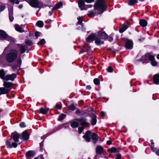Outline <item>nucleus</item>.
I'll return each mask as SVG.
<instances>
[{"mask_svg":"<svg viewBox=\"0 0 159 159\" xmlns=\"http://www.w3.org/2000/svg\"><path fill=\"white\" fill-rule=\"evenodd\" d=\"M19 134L16 132H14L11 134V139L10 141L8 140L6 142L7 147L11 148L12 146L16 148L17 147V143L19 142Z\"/></svg>","mask_w":159,"mask_h":159,"instance_id":"nucleus-1","label":"nucleus"},{"mask_svg":"<svg viewBox=\"0 0 159 159\" xmlns=\"http://www.w3.org/2000/svg\"><path fill=\"white\" fill-rule=\"evenodd\" d=\"M18 52L16 49L11 50L7 53L5 56V59L8 62L12 63L17 59Z\"/></svg>","mask_w":159,"mask_h":159,"instance_id":"nucleus-2","label":"nucleus"},{"mask_svg":"<svg viewBox=\"0 0 159 159\" xmlns=\"http://www.w3.org/2000/svg\"><path fill=\"white\" fill-rule=\"evenodd\" d=\"M106 7L105 2L102 0L98 1L94 5V9L98 14L103 13Z\"/></svg>","mask_w":159,"mask_h":159,"instance_id":"nucleus-3","label":"nucleus"},{"mask_svg":"<svg viewBox=\"0 0 159 159\" xmlns=\"http://www.w3.org/2000/svg\"><path fill=\"white\" fill-rule=\"evenodd\" d=\"M107 38V35L104 32L99 31L96 34V36L95 39V43L98 45L102 44L104 40Z\"/></svg>","mask_w":159,"mask_h":159,"instance_id":"nucleus-4","label":"nucleus"},{"mask_svg":"<svg viewBox=\"0 0 159 159\" xmlns=\"http://www.w3.org/2000/svg\"><path fill=\"white\" fill-rule=\"evenodd\" d=\"M28 2L31 6L34 7L41 8L43 7V3L37 0H30Z\"/></svg>","mask_w":159,"mask_h":159,"instance_id":"nucleus-5","label":"nucleus"},{"mask_svg":"<svg viewBox=\"0 0 159 159\" xmlns=\"http://www.w3.org/2000/svg\"><path fill=\"white\" fill-rule=\"evenodd\" d=\"M22 60L20 56L17 59L15 62V64L13 65L11 67L13 70L15 71L20 69L22 63Z\"/></svg>","mask_w":159,"mask_h":159,"instance_id":"nucleus-6","label":"nucleus"},{"mask_svg":"<svg viewBox=\"0 0 159 159\" xmlns=\"http://www.w3.org/2000/svg\"><path fill=\"white\" fill-rule=\"evenodd\" d=\"M0 37L5 38L9 41H11L12 39L11 37L8 36L4 31L2 30H0Z\"/></svg>","mask_w":159,"mask_h":159,"instance_id":"nucleus-7","label":"nucleus"},{"mask_svg":"<svg viewBox=\"0 0 159 159\" xmlns=\"http://www.w3.org/2000/svg\"><path fill=\"white\" fill-rule=\"evenodd\" d=\"M25 25H16L15 26L16 30L20 32H22L25 31L24 28L25 27Z\"/></svg>","mask_w":159,"mask_h":159,"instance_id":"nucleus-8","label":"nucleus"},{"mask_svg":"<svg viewBox=\"0 0 159 159\" xmlns=\"http://www.w3.org/2000/svg\"><path fill=\"white\" fill-rule=\"evenodd\" d=\"M16 75L15 73L12 74L11 75H7L5 76V80H10L11 81H13L16 77Z\"/></svg>","mask_w":159,"mask_h":159,"instance_id":"nucleus-9","label":"nucleus"},{"mask_svg":"<svg viewBox=\"0 0 159 159\" xmlns=\"http://www.w3.org/2000/svg\"><path fill=\"white\" fill-rule=\"evenodd\" d=\"M96 36V34H95L93 33L92 34L88 36L86 39V40L88 42L90 43L93 41V39L95 40Z\"/></svg>","mask_w":159,"mask_h":159,"instance_id":"nucleus-10","label":"nucleus"},{"mask_svg":"<svg viewBox=\"0 0 159 159\" xmlns=\"http://www.w3.org/2000/svg\"><path fill=\"white\" fill-rule=\"evenodd\" d=\"M96 36V34H95L93 33L92 34L88 36L86 39V40L88 42L90 43L93 41V39L95 40Z\"/></svg>","mask_w":159,"mask_h":159,"instance_id":"nucleus-11","label":"nucleus"},{"mask_svg":"<svg viewBox=\"0 0 159 159\" xmlns=\"http://www.w3.org/2000/svg\"><path fill=\"white\" fill-rule=\"evenodd\" d=\"M91 133L90 131H88L85 133V135L83 136V138L88 142H90V136Z\"/></svg>","mask_w":159,"mask_h":159,"instance_id":"nucleus-12","label":"nucleus"},{"mask_svg":"<svg viewBox=\"0 0 159 159\" xmlns=\"http://www.w3.org/2000/svg\"><path fill=\"white\" fill-rule=\"evenodd\" d=\"M78 5L81 10H86V8L84 7L85 6L84 0H79Z\"/></svg>","mask_w":159,"mask_h":159,"instance_id":"nucleus-13","label":"nucleus"},{"mask_svg":"<svg viewBox=\"0 0 159 159\" xmlns=\"http://www.w3.org/2000/svg\"><path fill=\"white\" fill-rule=\"evenodd\" d=\"M133 46V43L132 41H127L125 44V47L127 49H132Z\"/></svg>","mask_w":159,"mask_h":159,"instance_id":"nucleus-14","label":"nucleus"},{"mask_svg":"<svg viewBox=\"0 0 159 159\" xmlns=\"http://www.w3.org/2000/svg\"><path fill=\"white\" fill-rule=\"evenodd\" d=\"M13 8L11 7L9 9V18L10 20L12 21L14 19V18L13 16Z\"/></svg>","mask_w":159,"mask_h":159,"instance_id":"nucleus-15","label":"nucleus"},{"mask_svg":"<svg viewBox=\"0 0 159 159\" xmlns=\"http://www.w3.org/2000/svg\"><path fill=\"white\" fill-rule=\"evenodd\" d=\"M91 138L93 142L94 143H96L98 141V137L97 134L95 133H93L91 135Z\"/></svg>","mask_w":159,"mask_h":159,"instance_id":"nucleus-16","label":"nucleus"},{"mask_svg":"<svg viewBox=\"0 0 159 159\" xmlns=\"http://www.w3.org/2000/svg\"><path fill=\"white\" fill-rule=\"evenodd\" d=\"M153 80L155 84H159V74H156L153 76Z\"/></svg>","mask_w":159,"mask_h":159,"instance_id":"nucleus-17","label":"nucleus"},{"mask_svg":"<svg viewBox=\"0 0 159 159\" xmlns=\"http://www.w3.org/2000/svg\"><path fill=\"white\" fill-rule=\"evenodd\" d=\"M154 143L153 142H152L151 145V149L152 152H156V154L157 155H159V150L157 151V148L154 147Z\"/></svg>","mask_w":159,"mask_h":159,"instance_id":"nucleus-18","label":"nucleus"},{"mask_svg":"<svg viewBox=\"0 0 159 159\" xmlns=\"http://www.w3.org/2000/svg\"><path fill=\"white\" fill-rule=\"evenodd\" d=\"M77 120L80 121L82 125L89 126V125L88 123L86 122L85 120L82 119H79Z\"/></svg>","mask_w":159,"mask_h":159,"instance_id":"nucleus-19","label":"nucleus"},{"mask_svg":"<svg viewBox=\"0 0 159 159\" xmlns=\"http://www.w3.org/2000/svg\"><path fill=\"white\" fill-rule=\"evenodd\" d=\"M103 148L102 147L100 146H98L96 147V152L97 153H101L103 151Z\"/></svg>","mask_w":159,"mask_h":159,"instance_id":"nucleus-20","label":"nucleus"},{"mask_svg":"<svg viewBox=\"0 0 159 159\" xmlns=\"http://www.w3.org/2000/svg\"><path fill=\"white\" fill-rule=\"evenodd\" d=\"M9 91V90L4 87L0 88V94L6 93Z\"/></svg>","mask_w":159,"mask_h":159,"instance_id":"nucleus-21","label":"nucleus"},{"mask_svg":"<svg viewBox=\"0 0 159 159\" xmlns=\"http://www.w3.org/2000/svg\"><path fill=\"white\" fill-rule=\"evenodd\" d=\"M62 6V2H60L56 4L55 6L52 9V11H54L57 9L59 8Z\"/></svg>","mask_w":159,"mask_h":159,"instance_id":"nucleus-22","label":"nucleus"},{"mask_svg":"<svg viewBox=\"0 0 159 159\" xmlns=\"http://www.w3.org/2000/svg\"><path fill=\"white\" fill-rule=\"evenodd\" d=\"M97 117L96 115L94 114H93L92 116V125H95L97 122L96 120Z\"/></svg>","mask_w":159,"mask_h":159,"instance_id":"nucleus-23","label":"nucleus"},{"mask_svg":"<svg viewBox=\"0 0 159 159\" xmlns=\"http://www.w3.org/2000/svg\"><path fill=\"white\" fill-rule=\"evenodd\" d=\"M22 136L23 139L25 140H27L29 138V135L26 131H25L23 132Z\"/></svg>","mask_w":159,"mask_h":159,"instance_id":"nucleus-24","label":"nucleus"},{"mask_svg":"<svg viewBox=\"0 0 159 159\" xmlns=\"http://www.w3.org/2000/svg\"><path fill=\"white\" fill-rule=\"evenodd\" d=\"M139 24L142 27H145L147 25V22L145 20L142 19L140 21Z\"/></svg>","mask_w":159,"mask_h":159,"instance_id":"nucleus-25","label":"nucleus"},{"mask_svg":"<svg viewBox=\"0 0 159 159\" xmlns=\"http://www.w3.org/2000/svg\"><path fill=\"white\" fill-rule=\"evenodd\" d=\"M4 71L3 69H1L0 70V77L4 80H5V76Z\"/></svg>","mask_w":159,"mask_h":159,"instance_id":"nucleus-26","label":"nucleus"},{"mask_svg":"<svg viewBox=\"0 0 159 159\" xmlns=\"http://www.w3.org/2000/svg\"><path fill=\"white\" fill-rule=\"evenodd\" d=\"M49 109L48 108H41L40 109V112L41 113L45 114L48 111Z\"/></svg>","mask_w":159,"mask_h":159,"instance_id":"nucleus-27","label":"nucleus"},{"mask_svg":"<svg viewBox=\"0 0 159 159\" xmlns=\"http://www.w3.org/2000/svg\"><path fill=\"white\" fill-rule=\"evenodd\" d=\"M3 85L7 88H9L12 86V84L11 82H7L4 80Z\"/></svg>","mask_w":159,"mask_h":159,"instance_id":"nucleus-28","label":"nucleus"},{"mask_svg":"<svg viewBox=\"0 0 159 159\" xmlns=\"http://www.w3.org/2000/svg\"><path fill=\"white\" fill-rule=\"evenodd\" d=\"M20 52L21 54L24 53L26 51L25 48V46L23 45H20L19 47Z\"/></svg>","mask_w":159,"mask_h":159,"instance_id":"nucleus-29","label":"nucleus"},{"mask_svg":"<svg viewBox=\"0 0 159 159\" xmlns=\"http://www.w3.org/2000/svg\"><path fill=\"white\" fill-rule=\"evenodd\" d=\"M34 154V152L32 151H29L26 153V155L27 157H32Z\"/></svg>","mask_w":159,"mask_h":159,"instance_id":"nucleus-30","label":"nucleus"},{"mask_svg":"<svg viewBox=\"0 0 159 159\" xmlns=\"http://www.w3.org/2000/svg\"><path fill=\"white\" fill-rule=\"evenodd\" d=\"M128 27L126 25H124L122 27H121L119 30V31L120 33H123L125 30H126Z\"/></svg>","mask_w":159,"mask_h":159,"instance_id":"nucleus-31","label":"nucleus"},{"mask_svg":"<svg viewBox=\"0 0 159 159\" xmlns=\"http://www.w3.org/2000/svg\"><path fill=\"white\" fill-rule=\"evenodd\" d=\"M36 25L39 27H42L43 25V23L42 21L39 20L36 23Z\"/></svg>","mask_w":159,"mask_h":159,"instance_id":"nucleus-32","label":"nucleus"},{"mask_svg":"<svg viewBox=\"0 0 159 159\" xmlns=\"http://www.w3.org/2000/svg\"><path fill=\"white\" fill-rule=\"evenodd\" d=\"M78 123L77 122L74 121L71 124V126L73 128H75L78 127Z\"/></svg>","mask_w":159,"mask_h":159,"instance_id":"nucleus-33","label":"nucleus"},{"mask_svg":"<svg viewBox=\"0 0 159 159\" xmlns=\"http://www.w3.org/2000/svg\"><path fill=\"white\" fill-rule=\"evenodd\" d=\"M109 151L110 153H115L117 152V150L115 148H112L109 149Z\"/></svg>","mask_w":159,"mask_h":159,"instance_id":"nucleus-34","label":"nucleus"},{"mask_svg":"<svg viewBox=\"0 0 159 159\" xmlns=\"http://www.w3.org/2000/svg\"><path fill=\"white\" fill-rule=\"evenodd\" d=\"M77 20H78V21L77 22V24L78 25H81L83 20V18L82 17L77 18Z\"/></svg>","mask_w":159,"mask_h":159,"instance_id":"nucleus-35","label":"nucleus"},{"mask_svg":"<svg viewBox=\"0 0 159 159\" xmlns=\"http://www.w3.org/2000/svg\"><path fill=\"white\" fill-rule=\"evenodd\" d=\"M136 2L135 0H129L128 4L129 5H133Z\"/></svg>","mask_w":159,"mask_h":159,"instance_id":"nucleus-36","label":"nucleus"},{"mask_svg":"<svg viewBox=\"0 0 159 159\" xmlns=\"http://www.w3.org/2000/svg\"><path fill=\"white\" fill-rule=\"evenodd\" d=\"M66 115L64 114H61V115L58 118V120H61L64 119V118L65 117Z\"/></svg>","mask_w":159,"mask_h":159,"instance_id":"nucleus-37","label":"nucleus"},{"mask_svg":"<svg viewBox=\"0 0 159 159\" xmlns=\"http://www.w3.org/2000/svg\"><path fill=\"white\" fill-rule=\"evenodd\" d=\"M93 82L96 85H98L100 83V81L98 78H95L93 80Z\"/></svg>","mask_w":159,"mask_h":159,"instance_id":"nucleus-38","label":"nucleus"},{"mask_svg":"<svg viewBox=\"0 0 159 159\" xmlns=\"http://www.w3.org/2000/svg\"><path fill=\"white\" fill-rule=\"evenodd\" d=\"M68 108L69 110H72V111H74L75 108V107L74 106V105H71L69 106L68 107Z\"/></svg>","mask_w":159,"mask_h":159,"instance_id":"nucleus-39","label":"nucleus"},{"mask_svg":"<svg viewBox=\"0 0 159 159\" xmlns=\"http://www.w3.org/2000/svg\"><path fill=\"white\" fill-rule=\"evenodd\" d=\"M46 43V41L44 39H42L38 43L39 45H43Z\"/></svg>","mask_w":159,"mask_h":159,"instance_id":"nucleus-40","label":"nucleus"},{"mask_svg":"<svg viewBox=\"0 0 159 159\" xmlns=\"http://www.w3.org/2000/svg\"><path fill=\"white\" fill-rule=\"evenodd\" d=\"M25 43L28 46H30L32 45L33 43L30 40H27L25 41Z\"/></svg>","mask_w":159,"mask_h":159,"instance_id":"nucleus-41","label":"nucleus"},{"mask_svg":"<svg viewBox=\"0 0 159 159\" xmlns=\"http://www.w3.org/2000/svg\"><path fill=\"white\" fill-rule=\"evenodd\" d=\"M94 12L93 11H91L89 12L88 15L89 17H92L93 16H94Z\"/></svg>","mask_w":159,"mask_h":159,"instance_id":"nucleus-42","label":"nucleus"},{"mask_svg":"<svg viewBox=\"0 0 159 159\" xmlns=\"http://www.w3.org/2000/svg\"><path fill=\"white\" fill-rule=\"evenodd\" d=\"M10 49V47L8 46L6 47L4 49V51L3 52V53H5L6 52H8Z\"/></svg>","mask_w":159,"mask_h":159,"instance_id":"nucleus-43","label":"nucleus"},{"mask_svg":"<svg viewBox=\"0 0 159 159\" xmlns=\"http://www.w3.org/2000/svg\"><path fill=\"white\" fill-rule=\"evenodd\" d=\"M20 126L21 127H25L26 126L25 123L24 122H21L20 123Z\"/></svg>","mask_w":159,"mask_h":159,"instance_id":"nucleus-44","label":"nucleus"},{"mask_svg":"<svg viewBox=\"0 0 159 159\" xmlns=\"http://www.w3.org/2000/svg\"><path fill=\"white\" fill-rule=\"evenodd\" d=\"M149 59L151 61L154 60V58L153 56L152 55H150L148 57Z\"/></svg>","mask_w":159,"mask_h":159,"instance_id":"nucleus-45","label":"nucleus"},{"mask_svg":"<svg viewBox=\"0 0 159 159\" xmlns=\"http://www.w3.org/2000/svg\"><path fill=\"white\" fill-rule=\"evenodd\" d=\"M107 70L109 72H112V69L111 66H109L107 68Z\"/></svg>","mask_w":159,"mask_h":159,"instance_id":"nucleus-46","label":"nucleus"},{"mask_svg":"<svg viewBox=\"0 0 159 159\" xmlns=\"http://www.w3.org/2000/svg\"><path fill=\"white\" fill-rule=\"evenodd\" d=\"M152 65L153 66H156L157 64V62L154 60L151 61Z\"/></svg>","mask_w":159,"mask_h":159,"instance_id":"nucleus-47","label":"nucleus"},{"mask_svg":"<svg viewBox=\"0 0 159 159\" xmlns=\"http://www.w3.org/2000/svg\"><path fill=\"white\" fill-rule=\"evenodd\" d=\"M84 129V128L82 127H81L79 128L78 129V132L79 134H81L82 132V131H83Z\"/></svg>","mask_w":159,"mask_h":159,"instance_id":"nucleus-48","label":"nucleus"},{"mask_svg":"<svg viewBox=\"0 0 159 159\" xmlns=\"http://www.w3.org/2000/svg\"><path fill=\"white\" fill-rule=\"evenodd\" d=\"M5 8L4 6L0 5V11H2L4 10Z\"/></svg>","mask_w":159,"mask_h":159,"instance_id":"nucleus-49","label":"nucleus"},{"mask_svg":"<svg viewBox=\"0 0 159 159\" xmlns=\"http://www.w3.org/2000/svg\"><path fill=\"white\" fill-rule=\"evenodd\" d=\"M85 2L88 3H90L94 1V0H84Z\"/></svg>","mask_w":159,"mask_h":159,"instance_id":"nucleus-50","label":"nucleus"},{"mask_svg":"<svg viewBox=\"0 0 159 159\" xmlns=\"http://www.w3.org/2000/svg\"><path fill=\"white\" fill-rule=\"evenodd\" d=\"M61 105L59 104H57L56 105L55 107L57 108V109H60L61 108Z\"/></svg>","mask_w":159,"mask_h":159,"instance_id":"nucleus-51","label":"nucleus"},{"mask_svg":"<svg viewBox=\"0 0 159 159\" xmlns=\"http://www.w3.org/2000/svg\"><path fill=\"white\" fill-rule=\"evenodd\" d=\"M39 32H36L35 33V36L37 37L36 39H37L38 38V37L39 36Z\"/></svg>","mask_w":159,"mask_h":159,"instance_id":"nucleus-52","label":"nucleus"},{"mask_svg":"<svg viewBox=\"0 0 159 159\" xmlns=\"http://www.w3.org/2000/svg\"><path fill=\"white\" fill-rule=\"evenodd\" d=\"M101 116L102 117H104L105 115V113L103 111H102L100 113Z\"/></svg>","mask_w":159,"mask_h":159,"instance_id":"nucleus-53","label":"nucleus"},{"mask_svg":"<svg viewBox=\"0 0 159 159\" xmlns=\"http://www.w3.org/2000/svg\"><path fill=\"white\" fill-rule=\"evenodd\" d=\"M121 155L120 154H118L117 155L116 159H121Z\"/></svg>","mask_w":159,"mask_h":159,"instance_id":"nucleus-54","label":"nucleus"},{"mask_svg":"<svg viewBox=\"0 0 159 159\" xmlns=\"http://www.w3.org/2000/svg\"><path fill=\"white\" fill-rule=\"evenodd\" d=\"M107 143L108 145H111L112 143V142L110 140H108L107 142Z\"/></svg>","mask_w":159,"mask_h":159,"instance_id":"nucleus-55","label":"nucleus"},{"mask_svg":"<svg viewBox=\"0 0 159 159\" xmlns=\"http://www.w3.org/2000/svg\"><path fill=\"white\" fill-rule=\"evenodd\" d=\"M87 8H91L92 7V5H89L86 6H85Z\"/></svg>","mask_w":159,"mask_h":159,"instance_id":"nucleus-56","label":"nucleus"},{"mask_svg":"<svg viewBox=\"0 0 159 159\" xmlns=\"http://www.w3.org/2000/svg\"><path fill=\"white\" fill-rule=\"evenodd\" d=\"M86 88L89 90H90L91 89V87L90 85H87L86 86Z\"/></svg>","mask_w":159,"mask_h":159,"instance_id":"nucleus-57","label":"nucleus"},{"mask_svg":"<svg viewBox=\"0 0 159 159\" xmlns=\"http://www.w3.org/2000/svg\"><path fill=\"white\" fill-rule=\"evenodd\" d=\"M40 145L41 147H42L43 145V141L40 143Z\"/></svg>","mask_w":159,"mask_h":159,"instance_id":"nucleus-58","label":"nucleus"},{"mask_svg":"<svg viewBox=\"0 0 159 159\" xmlns=\"http://www.w3.org/2000/svg\"><path fill=\"white\" fill-rule=\"evenodd\" d=\"M108 39L110 41H111L113 39L112 38L110 37H108Z\"/></svg>","mask_w":159,"mask_h":159,"instance_id":"nucleus-59","label":"nucleus"},{"mask_svg":"<svg viewBox=\"0 0 159 159\" xmlns=\"http://www.w3.org/2000/svg\"><path fill=\"white\" fill-rule=\"evenodd\" d=\"M144 38H143V37H142L140 39H139V40L140 41H143V40H144Z\"/></svg>","mask_w":159,"mask_h":159,"instance_id":"nucleus-60","label":"nucleus"},{"mask_svg":"<svg viewBox=\"0 0 159 159\" xmlns=\"http://www.w3.org/2000/svg\"><path fill=\"white\" fill-rule=\"evenodd\" d=\"M16 0H10V1L11 2L14 3Z\"/></svg>","mask_w":159,"mask_h":159,"instance_id":"nucleus-61","label":"nucleus"},{"mask_svg":"<svg viewBox=\"0 0 159 159\" xmlns=\"http://www.w3.org/2000/svg\"><path fill=\"white\" fill-rule=\"evenodd\" d=\"M89 110H90L91 111H93V108L92 107H90L89 108Z\"/></svg>","mask_w":159,"mask_h":159,"instance_id":"nucleus-62","label":"nucleus"},{"mask_svg":"<svg viewBox=\"0 0 159 159\" xmlns=\"http://www.w3.org/2000/svg\"><path fill=\"white\" fill-rule=\"evenodd\" d=\"M76 112L77 113L79 114L80 113V111L79 110H77L76 111Z\"/></svg>","mask_w":159,"mask_h":159,"instance_id":"nucleus-63","label":"nucleus"},{"mask_svg":"<svg viewBox=\"0 0 159 159\" xmlns=\"http://www.w3.org/2000/svg\"><path fill=\"white\" fill-rule=\"evenodd\" d=\"M157 59H159V54H158L157 56Z\"/></svg>","mask_w":159,"mask_h":159,"instance_id":"nucleus-64","label":"nucleus"}]
</instances>
